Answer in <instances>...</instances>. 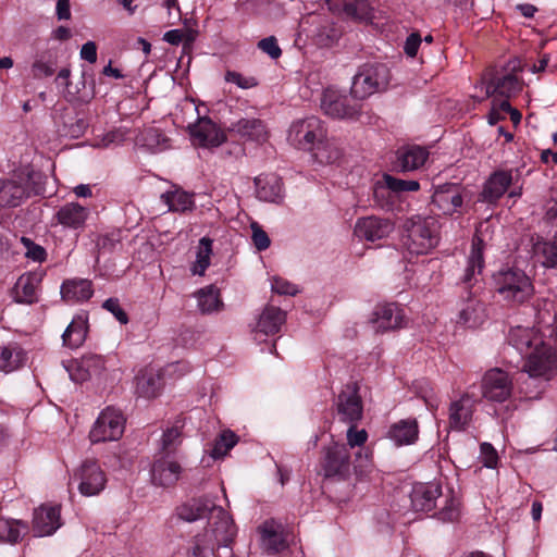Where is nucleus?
<instances>
[{
	"instance_id": "1",
	"label": "nucleus",
	"mask_w": 557,
	"mask_h": 557,
	"mask_svg": "<svg viewBox=\"0 0 557 557\" xmlns=\"http://www.w3.org/2000/svg\"><path fill=\"white\" fill-rule=\"evenodd\" d=\"M536 327L516 326L508 335L509 344L525 359L523 370L530 380L548 381L557 370L555 349Z\"/></svg>"
},
{
	"instance_id": "2",
	"label": "nucleus",
	"mask_w": 557,
	"mask_h": 557,
	"mask_svg": "<svg viewBox=\"0 0 557 557\" xmlns=\"http://www.w3.org/2000/svg\"><path fill=\"white\" fill-rule=\"evenodd\" d=\"M212 519L216 521L191 541L188 557H214L215 546L226 547L233 542L237 530L232 517L223 508H213Z\"/></svg>"
},
{
	"instance_id": "3",
	"label": "nucleus",
	"mask_w": 557,
	"mask_h": 557,
	"mask_svg": "<svg viewBox=\"0 0 557 557\" xmlns=\"http://www.w3.org/2000/svg\"><path fill=\"white\" fill-rule=\"evenodd\" d=\"M404 228L403 244L411 255H426L438 245L440 224L433 216H412Z\"/></svg>"
},
{
	"instance_id": "4",
	"label": "nucleus",
	"mask_w": 557,
	"mask_h": 557,
	"mask_svg": "<svg viewBox=\"0 0 557 557\" xmlns=\"http://www.w3.org/2000/svg\"><path fill=\"white\" fill-rule=\"evenodd\" d=\"M389 83V70L380 63L364 64L355 74L351 85L354 98L362 101L370 96L384 91Z\"/></svg>"
},
{
	"instance_id": "5",
	"label": "nucleus",
	"mask_w": 557,
	"mask_h": 557,
	"mask_svg": "<svg viewBox=\"0 0 557 557\" xmlns=\"http://www.w3.org/2000/svg\"><path fill=\"white\" fill-rule=\"evenodd\" d=\"M496 289L504 300L522 304L533 294L530 277L520 269L510 268L495 275Z\"/></svg>"
},
{
	"instance_id": "6",
	"label": "nucleus",
	"mask_w": 557,
	"mask_h": 557,
	"mask_svg": "<svg viewBox=\"0 0 557 557\" xmlns=\"http://www.w3.org/2000/svg\"><path fill=\"white\" fill-rule=\"evenodd\" d=\"M325 138L326 129L317 116L294 122L288 132L289 143L302 150H314Z\"/></svg>"
},
{
	"instance_id": "7",
	"label": "nucleus",
	"mask_w": 557,
	"mask_h": 557,
	"mask_svg": "<svg viewBox=\"0 0 557 557\" xmlns=\"http://www.w3.org/2000/svg\"><path fill=\"white\" fill-rule=\"evenodd\" d=\"M479 90L473 95V98L483 101L486 98L493 97L511 98L522 89L521 81L512 73L485 75L481 83L475 86Z\"/></svg>"
},
{
	"instance_id": "8",
	"label": "nucleus",
	"mask_w": 557,
	"mask_h": 557,
	"mask_svg": "<svg viewBox=\"0 0 557 557\" xmlns=\"http://www.w3.org/2000/svg\"><path fill=\"white\" fill-rule=\"evenodd\" d=\"M521 178V171L515 169H502L495 171L486 181L481 198L487 202H495L513 185V189L509 193L510 197H518L521 195V186H518Z\"/></svg>"
},
{
	"instance_id": "9",
	"label": "nucleus",
	"mask_w": 557,
	"mask_h": 557,
	"mask_svg": "<svg viewBox=\"0 0 557 557\" xmlns=\"http://www.w3.org/2000/svg\"><path fill=\"white\" fill-rule=\"evenodd\" d=\"M125 418L121 410L108 407L101 411L90 430L92 443L117 441L124 433Z\"/></svg>"
},
{
	"instance_id": "10",
	"label": "nucleus",
	"mask_w": 557,
	"mask_h": 557,
	"mask_svg": "<svg viewBox=\"0 0 557 557\" xmlns=\"http://www.w3.org/2000/svg\"><path fill=\"white\" fill-rule=\"evenodd\" d=\"M322 111L335 119H356L361 110L360 100L339 94L334 89H326L321 99Z\"/></svg>"
},
{
	"instance_id": "11",
	"label": "nucleus",
	"mask_w": 557,
	"mask_h": 557,
	"mask_svg": "<svg viewBox=\"0 0 557 557\" xmlns=\"http://www.w3.org/2000/svg\"><path fill=\"white\" fill-rule=\"evenodd\" d=\"M335 417L345 424H357L363 414V406L356 383L347 384L335 403Z\"/></svg>"
},
{
	"instance_id": "12",
	"label": "nucleus",
	"mask_w": 557,
	"mask_h": 557,
	"mask_svg": "<svg viewBox=\"0 0 557 557\" xmlns=\"http://www.w3.org/2000/svg\"><path fill=\"white\" fill-rule=\"evenodd\" d=\"M73 481L78 482L79 493L89 497L96 496L104 490L107 475L97 461L86 460L74 472Z\"/></svg>"
},
{
	"instance_id": "13",
	"label": "nucleus",
	"mask_w": 557,
	"mask_h": 557,
	"mask_svg": "<svg viewBox=\"0 0 557 557\" xmlns=\"http://www.w3.org/2000/svg\"><path fill=\"white\" fill-rule=\"evenodd\" d=\"M183 471L174 455L157 454L150 469L151 483L159 487H172L180 481Z\"/></svg>"
},
{
	"instance_id": "14",
	"label": "nucleus",
	"mask_w": 557,
	"mask_h": 557,
	"mask_svg": "<svg viewBox=\"0 0 557 557\" xmlns=\"http://www.w3.org/2000/svg\"><path fill=\"white\" fill-rule=\"evenodd\" d=\"M481 388L483 397L488 401L504 403L512 394L513 382L506 371L494 368L485 372Z\"/></svg>"
},
{
	"instance_id": "15",
	"label": "nucleus",
	"mask_w": 557,
	"mask_h": 557,
	"mask_svg": "<svg viewBox=\"0 0 557 557\" xmlns=\"http://www.w3.org/2000/svg\"><path fill=\"white\" fill-rule=\"evenodd\" d=\"M484 224L481 223L472 239L471 250L467 258V264L461 276V283L466 288H473L479 282L484 268L485 239L483 234Z\"/></svg>"
},
{
	"instance_id": "16",
	"label": "nucleus",
	"mask_w": 557,
	"mask_h": 557,
	"mask_svg": "<svg viewBox=\"0 0 557 557\" xmlns=\"http://www.w3.org/2000/svg\"><path fill=\"white\" fill-rule=\"evenodd\" d=\"M325 476H338L346 479L350 475L351 461L347 445L333 443L325 448L322 461Z\"/></svg>"
},
{
	"instance_id": "17",
	"label": "nucleus",
	"mask_w": 557,
	"mask_h": 557,
	"mask_svg": "<svg viewBox=\"0 0 557 557\" xmlns=\"http://www.w3.org/2000/svg\"><path fill=\"white\" fill-rule=\"evenodd\" d=\"M29 173L21 172L13 178L0 181V208L20 206L22 200L29 196Z\"/></svg>"
},
{
	"instance_id": "18",
	"label": "nucleus",
	"mask_w": 557,
	"mask_h": 557,
	"mask_svg": "<svg viewBox=\"0 0 557 557\" xmlns=\"http://www.w3.org/2000/svg\"><path fill=\"white\" fill-rule=\"evenodd\" d=\"M61 525L60 506L45 504L34 510L32 531L35 536H50Z\"/></svg>"
},
{
	"instance_id": "19",
	"label": "nucleus",
	"mask_w": 557,
	"mask_h": 557,
	"mask_svg": "<svg viewBox=\"0 0 557 557\" xmlns=\"http://www.w3.org/2000/svg\"><path fill=\"white\" fill-rule=\"evenodd\" d=\"M371 323L376 332L400 329L405 325L404 310L395 304H384L375 308Z\"/></svg>"
},
{
	"instance_id": "20",
	"label": "nucleus",
	"mask_w": 557,
	"mask_h": 557,
	"mask_svg": "<svg viewBox=\"0 0 557 557\" xmlns=\"http://www.w3.org/2000/svg\"><path fill=\"white\" fill-rule=\"evenodd\" d=\"M189 131L194 143L201 147H219L226 140L225 134L210 119H199Z\"/></svg>"
},
{
	"instance_id": "21",
	"label": "nucleus",
	"mask_w": 557,
	"mask_h": 557,
	"mask_svg": "<svg viewBox=\"0 0 557 557\" xmlns=\"http://www.w3.org/2000/svg\"><path fill=\"white\" fill-rule=\"evenodd\" d=\"M89 214V208L72 201L61 206L54 213L53 220L64 228L78 231L85 227Z\"/></svg>"
},
{
	"instance_id": "22",
	"label": "nucleus",
	"mask_w": 557,
	"mask_h": 557,
	"mask_svg": "<svg viewBox=\"0 0 557 557\" xmlns=\"http://www.w3.org/2000/svg\"><path fill=\"white\" fill-rule=\"evenodd\" d=\"M432 203L443 214L458 212L463 203L460 187L456 184L438 186L432 196Z\"/></svg>"
},
{
	"instance_id": "23",
	"label": "nucleus",
	"mask_w": 557,
	"mask_h": 557,
	"mask_svg": "<svg viewBox=\"0 0 557 557\" xmlns=\"http://www.w3.org/2000/svg\"><path fill=\"white\" fill-rule=\"evenodd\" d=\"M394 230L393 223L387 219L367 216L359 219L355 225V234L369 242L387 237Z\"/></svg>"
},
{
	"instance_id": "24",
	"label": "nucleus",
	"mask_w": 557,
	"mask_h": 557,
	"mask_svg": "<svg viewBox=\"0 0 557 557\" xmlns=\"http://www.w3.org/2000/svg\"><path fill=\"white\" fill-rule=\"evenodd\" d=\"M285 320L286 314L283 310L274 306L265 307L252 329L255 339L262 341V336L276 334L285 323Z\"/></svg>"
},
{
	"instance_id": "25",
	"label": "nucleus",
	"mask_w": 557,
	"mask_h": 557,
	"mask_svg": "<svg viewBox=\"0 0 557 557\" xmlns=\"http://www.w3.org/2000/svg\"><path fill=\"white\" fill-rule=\"evenodd\" d=\"M485 319L486 310L483 302L476 298V292H469L468 298L461 304L457 322L474 329L482 325Z\"/></svg>"
},
{
	"instance_id": "26",
	"label": "nucleus",
	"mask_w": 557,
	"mask_h": 557,
	"mask_svg": "<svg viewBox=\"0 0 557 557\" xmlns=\"http://www.w3.org/2000/svg\"><path fill=\"white\" fill-rule=\"evenodd\" d=\"M442 488L437 483L416 484L411 492V505L416 511L428 512L436 507Z\"/></svg>"
},
{
	"instance_id": "27",
	"label": "nucleus",
	"mask_w": 557,
	"mask_h": 557,
	"mask_svg": "<svg viewBox=\"0 0 557 557\" xmlns=\"http://www.w3.org/2000/svg\"><path fill=\"white\" fill-rule=\"evenodd\" d=\"M163 387L162 375L152 368L140 371L135 379V393L138 397L151 399L161 393Z\"/></svg>"
},
{
	"instance_id": "28",
	"label": "nucleus",
	"mask_w": 557,
	"mask_h": 557,
	"mask_svg": "<svg viewBox=\"0 0 557 557\" xmlns=\"http://www.w3.org/2000/svg\"><path fill=\"white\" fill-rule=\"evenodd\" d=\"M330 10L357 21L372 18V8L367 0H329Z\"/></svg>"
},
{
	"instance_id": "29",
	"label": "nucleus",
	"mask_w": 557,
	"mask_h": 557,
	"mask_svg": "<svg viewBox=\"0 0 557 557\" xmlns=\"http://www.w3.org/2000/svg\"><path fill=\"white\" fill-rule=\"evenodd\" d=\"M386 437L396 446H405L414 444L419 437V425L416 419L408 418L393 423Z\"/></svg>"
},
{
	"instance_id": "30",
	"label": "nucleus",
	"mask_w": 557,
	"mask_h": 557,
	"mask_svg": "<svg viewBox=\"0 0 557 557\" xmlns=\"http://www.w3.org/2000/svg\"><path fill=\"white\" fill-rule=\"evenodd\" d=\"M474 400L469 395H462L453 401L449 407V426L456 431H463L472 419Z\"/></svg>"
},
{
	"instance_id": "31",
	"label": "nucleus",
	"mask_w": 557,
	"mask_h": 557,
	"mask_svg": "<svg viewBox=\"0 0 557 557\" xmlns=\"http://www.w3.org/2000/svg\"><path fill=\"white\" fill-rule=\"evenodd\" d=\"M161 201L168 206L170 212L185 213L195 209L194 194L184 190L178 185H173L160 196Z\"/></svg>"
},
{
	"instance_id": "32",
	"label": "nucleus",
	"mask_w": 557,
	"mask_h": 557,
	"mask_svg": "<svg viewBox=\"0 0 557 557\" xmlns=\"http://www.w3.org/2000/svg\"><path fill=\"white\" fill-rule=\"evenodd\" d=\"M41 282L40 275L26 273L18 277L14 285L13 298L18 304L30 305L38 299V288Z\"/></svg>"
},
{
	"instance_id": "33",
	"label": "nucleus",
	"mask_w": 557,
	"mask_h": 557,
	"mask_svg": "<svg viewBox=\"0 0 557 557\" xmlns=\"http://www.w3.org/2000/svg\"><path fill=\"white\" fill-rule=\"evenodd\" d=\"M537 330L557 342V301L555 299H543L539 305Z\"/></svg>"
},
{
	"instance_id": "34",
	"label": "nucleus",
	"mask_w": 557,
	"mask_h": 557,
	"mask_svg": "<svg viewBox=\"0 0 557 557\" xmlns=\"http://www.w3.org/2000/svg\"><path fill=\"white\" fill-rule=\"evenodd\" d=\"M420 185L417 181L400 180L389 174H384L382 180L374 185V197L376 200L385 198L388 193L400 194L404 191H417Z\"/></svg>"
},
{
	"instance_id": "35",
	"label": "nucleus",
	"mask_w": 557,
	"mask_h": 557,
	"mask_svg": "<svg viewBox=\"0 0 557 557\" xmlns=\"http://www.w3.org/2000/svg\"><path fill=\"white\" fill-rule=\"evenodd\" d=\"M257 197L262 201L278 203L283 199V184L276 175H259L255 178Z\"/></svg>"
},
{
	"instance_id": "36",
	"label": "nucleus",
	"mask_w": 557,
	"mask_h": 557,
	"mask_svg": "<svg viewBox=\"0 0 557 557\" xmlns=\"http://www.w3.org/2000/svg\"><path fill=\"white\" fill-rule=\"evenodd\" d=\"M213 508H221L220 506L213 505L209 499L206 498H196L191 499L177 509V515L182 520L187 522H193L198 519L209 516V524L211 522L216 521V519H212Z\"/></svg>"
},
{
	"instance_id": "37",
	"label": "nucleus",
	"mask_w": 557,
	"mask_h": 557,
	"mask_svg": "<svg viewBox=\"0 0 557 557\" xmlns=\"http://www.w3.org/2000/svg\"><path fill=\"white\" fill-rule=\"evenodd\" d=\"M92 293L91 282L85 278L66 280L61 286V296L66 302L75 304L88 300Z\"/></svg>"
},
{
	"instance_id": "38",
	"label": "nucleus",
	"mask_w": 557,
	"mask_h": 557,
	"mask_svg": "<svg viewBox=\"0 0 557 557\" xmlns=\"http://www.w3.org/2000/svg\"><path fill=\"white\" fill-rule=\"evenodd\" d=\"M429 157L425 148L420 146H407L397 151V166L401 171H413L424 164Z\"/></svg>"
},
{
	"instance_id": "39",
	"label": "nucleus",
	"mask_w": 557,
	"mask_h": 557,
	"mask_svg": "<svg viewBox=\"0 0 557 557\" xmlns=\"http://www.w3.org/2000/svg\"><path fill=\"white\" fill-rule=\"evenodd\" d=\"M532 258L545 268L557 265V245L541 237H531Z\"/></svg>"
},
{
	"instance_id": "40",
	"label": "nucleus",
	"mask_w": 557,
	"mask_h": 557,
	"mask_svg": "<svg viewBox=\"0 0 557 557\" xmlns=\"http://www.w3.org/2000/svg\"><path fill=\"white\" fill-rule=\"evenodd\" d=\"M194 297L197 299L198 310L202 314H211L223 309L220 290L214 285H208L198 289Z\"/></svg>"
},
{
	"instance_id": "41",
	"label": "nucleus",
	"mask_w": 557,
	"mask_h": 557,
	"mask_svg": "<svg viewBox=\"0 0 557 557\" xmlns=\"http://www.w3.org/2000/svg\"><path fill=\"white\" fill-rule=\"evenodd\" d=\"M87 335V318L83 315L75 317L69 324L62 335L64 346L69 348H78L83 345Z\"/></svg>"
},
{
	"instance_id": "42",
	"label": "nucleus",
	"mask_w": 557,
	"mask_h": 557,
	"mask_svg": "<svg viewBox=\"0 0 557 557\" xmlns=\"http://www.w3.org/2000/svg\"><path fill=\"white\" fill-rule=\"evenodd\" d=\"M280 525L274 521H265L260 528L261 545L269 553H277L284 548V540Z\"/></svg>"
},
{
	"instance_id": "43",
	"label": "nucleus",
	"mask_w": 557,
	"mask_h": 557,
	"mask_svg": "<svg viewBox=\"0 0 557 557\" xmlns=\"http://www.w3.org/2000/svg\"><path fill=\"white\" fill-rule=\"evenodd\" d=\"M232 131L243 137L258 143L267 139L265 126L257 119H242L233 124Z\"/></svg>"
},
{
	"instance_id": "44",
	"label": "nucleus",
	"mask_w": 557,
	"mask_h": 557,
	"mask_svg": "<svg viewBox=\"0 0 557 557\" xmlns=\"http://www.w3.org/2000/svg\"><path fill=\"white\" fill-rule=\"evenodd\" d=\"M348 425V430H347V448H351V449H355V448H358V450L355 453V456H356V461H359L362 459L363 457V454H364V459L368 460L369 459V454L368 451L363 448V445L364 443L367 442L368 440V433L366 430H357L356 429V424H347ZM363 467V463L362 461H360V463L356 465L354 468L355 470H357L358 468H361Z\"/></svg>"
},
{
	"instance_id": "45",
	"label": "nucleus",
	"mask_w": 557,
	"mask_h": 557,
	"mask_svg": "<svg viewBox=\"0 0 557 557\" xmlns=\"http://www.w3.org/2000/svg\"><path fill=\"white\" fill-rule=\"evenodd\" d=\"M168 138L159 128L148 127L144 129L136 138V143L146 147L152 152L162 151L169 147Z\"/></svg>"
},
{
	"instance_id": "46",
	"label": "nucleus",
	"mask_w": 557,
	"mask_h": 557,
	"mask_svg": "<svg viewBox=\"0 0 557 557\" xmlns=\"http://www.w3.org/2000/svg\"><path fill=\"white\" fill-rule=\"evenodd\" d=\"M28 527L21 520L0 518V541L16 543L27 532Z\"/></svg>"
},
{
	"instance_id": "47",
	"label": "nucleus",
	"mask_w": 557,
	"mask_h": 557,
	"mask_svg": "<svg viewBox=\"0 0 557 557\" xmlns=\"http://www.w3.org/2000/svg\"><path fill=\"white\" fill-rule=\"evenodd\" d=\"M212 253V240L208 237H202L199 240L196 260L193 263L190 271L194 275L202 276L210 265V257Z\"/></svg>"
},
{
	"instance_id": "48",
	"label": "nucleus",
	"mask_w": 557,
	"mask_h": 557,
	"mask_svg": "<svg viewBox=\"0 0 557 557\" xmlns=\"http://www.w3.org/2000/svg\"><path fill=\"white\" fill-rule=\"evenodd\" d=\"M25 360L23 350L17 346L3 347L0 352V371L5 373L18 369Z\"/></svg>"
},
{
	"instance_id": "49",
	"label": "nucleus",
	"mask_w": 557,
	"mask_h": 557,
	"mask_svg": "<svg viewBox=\"0 0 557 557\" xmlns=\"http://www.w3.org/2000/svg\"><path fill=\"white\" fill-rule=\"evenodd\" d=\"M181 437L182 432L178 426L166 429L162 434L160 441V451L158 454L173 455L182 442Z\"/></svg>"
},
{
	"instance_id": "50",
	"label": "nucleus",
	"mask_w": 557,
	"mask_h": 557,
	"mask_svg": "<svg viewBox=\"0 0 557 557\" xmlns=\"http://www.w3.org/2000/svg\"><path fill=\"white\" fill-rule=\"evenodd\" d=\"M314 157L320 163H334L341 158V151L334 144L324 139L314 149Z\"/></svg>"
},
{
	"instance_id": "51",
	"label": "nucleus",
	"mask_w": 557,
	"mask_h": 557,
	"mask_svg": "<svg viewBox=\"0 0 557 557\" xmlns=\"http://www.w3.org/2000/svg\"><path fill=\"white\" fill-rule=\"evenodd\" d=\"M237 443V436L232 431H224L219 440H216L213 449L211 451V456L213 458H221L227 454V451L233 448Z\"/></svg>"
},
{
	"instance_id": "52",
	"label": "nucleus",
	"mask_w": 557,
	"mask_h": 557,
	"mask_svg": "<svg viewBox=\"0 0 557 557\" xmlns=\"http://www.w3.org/2000/svg\"><path fill=\"white\" fill-rule=\"evenodd\" d=\"M438 519L444 522H453L459 517V502L455 497L448 495L445 498L444 506L436 513Z\"/></svg>"
},
{
	"instance_id": "53",
	"label": "nucleus",
	"mask_w": 557,
	"mask_h": 557,
	"mask_svg": "<svg viewBox=\"0 0 557 557\" xmlns=\"http://www.w3.org/2000/svg\"><path fill=\"white\" fill-rule=\"evenodd\" d=\"M498 459L497 450L492 444L484 442L480 445L479 460L484 467L495 469L498 465Z\"/></svg>"
},
{
	"instance_id": "54",
	"label": "nucleus",
	"mask_w": 557,
	"mask_h": 557,
	"mask_svg": "<svg viewBox=\"0 0 557 557\" xmlns=\"http://www.w3.org/2000/svg\"><path fill=\"white\" fill-rule=\"evenodd\" d=\"M21 243L25 247V256L26 258L36 261V262H42L46 257V250L40 245L35 244L30 238L22 237Z\"/></svg>"
},
{
	"instance_id": "55",
	"label": "nucleus",
	"mask_w": 557,
	"mask_h": 557,
	"mask_svg": "<svg viewBox=\"0 0 557 557\" xmlns=\"http://www.w3.org/2000/svg\"><path fill=\"white\" fill-rule=\"evenodd\" d=\"M82 360V367L87 369V372H89V375L97 376L101 373V371L104 369V360L102 357L97 355H87L81 358Z\"/></svg>"
},
{
	"instance_id": "56",
	"label": "nucleus",
	"mask_w": 557,
	"mask_h": 557,
	"mask_svg": "<svg viewBox=\"0 0 557 557\" xmlns=\"http://www.w3.org/2000/svg\"><path fill=\"white\" fill-rule=\"evenodd\" d=\"M225 81L237 85L239 88L249 89L258 85V81L252 76H244L235 71H227Z\"/></svg>"
},
{
	"instance_id": "57",
	"label": "nucleus",
	"mask_w": 557,
	"mask_h": 557,
	"mask_svg": "<svg viewBox=\"0 0 557 557\" xmlns=\"http://www.w3.org/2000/svg\"><path fill=\"white\" fill-rule=\"evenodd\" d=\"M271 288L274 293L288 296H295L299 292L295 284L280 276H274L271 280Z\"/></svg>"
},
{
	"instance_id": "58",
	"label": "nucleus",
	"mask_w": 557,
	"mask_h": 557,
	"mask_svg": "<svg viewBox=\"0 0 557 557\" xmlns=\"http://www.w3.org/2000/svg\"><path fill=\"white\" fill-rule=\"evenodd\" d=\"M67 372L72 381L76 383L85 382L91 376L89 375V372H87V369L85 367H82V360H75L67 367Z\"/></svg>"
},
{
	"instance_id": "59",
	"label": "nucleus",
	"mask_w": 557,
	"mask_h": 557,
	"mask_svg": "<svg viewBox=\"0 0 557 557\" xmlns=\"http://www.w3.org/2000/svg\"><path fill=\"white\" fill-rule=\"evenodd\" d=\"M252 230V242L258 250H265L269 248L271 242L268 234L257 224H251Z\"/></svg>"
},
{
	"instance_id": "60",
	"label": "nucleus",
	"mask_w": 557,
	"mask_h": 557,
	"mask_svg": "<svg viewBox=\"0 0 557 557\" xmlns=\"http://www.w3.org/2000/svg\"><path fill=\"white\" fill-rule=\"evenodd\" d=\"M103 308L111 312L120 323L126 324L128 322V317L126 312L123 310V308L120 306L119 299H107L103 302Z\"/></svg>"
},
{
	"instance_id": "61",
	"label": "nucleus",
	"mask_w": 557,
	"mask_h": 557,
	"mask_svg": "<svg viewBox=\"0 0 557 557\" xmlns=\"http://www.w3.org/2000/svg\"><path fill=\"white\" fill-rule=\"evenodd\" d=\"M258 47L272 59H277L282 54V50L277 45L275 37L270 36L258 42Z\"/></svg>"
},
{
	"instance_id": "62",
	"label": "nucleus",
	"mask_w": 557,
	"mask_h": 557,
	"mask_svg": "<svg viewBox=\"0 0 557 557\" xmlns=\"http://www.w3.org/2000/svg\"><path fill=\"white\" fill-rule=\"evenodd\" d=\"M81 59L95 63L97 61V46L94 41H87L81 48L79 52Z\"/></svg>"
},
{
	"instance_id": "63",
	"label": "nucleus",
	"mask_w": 557,
	"mask_h": 557,
	"mask_svg": "<svg viewBox=\"0 0 557 557\" xmlns=\"http://www.w3.org/2000/svg\"><path fill=\"white\" fill-rule=\"evenodd\" d=\"M32 71H33L34 77L40 78L44 76L52 75L54 72V69L50 64L38 60V61L34 62V64L32 66Z\"/></svg>"
},
{
	"instance_id": "64",
	"label": "nucleus",
	"mask_w": 557,
	"mask_h": 557,
	"mask_svg": "<svg viewBox=\"0 0 557 557\" xmlns=\"http://www.w3.org/2000/svg\"><path fill=\"white\" fill-rule=\"evenodd\" d=\"M421 44V37L418 34H411L405 42V52L409 57H414Z\"/></svg>"
}]
</instances>
